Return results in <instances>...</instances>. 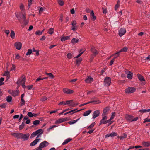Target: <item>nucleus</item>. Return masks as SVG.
Listing matches in <instances>:
<instances>
[{
    "mask_svg": "<svg viewBox=\"0 0 150 150\" xmlns=\"http://www.w3.org/2000/svg\"><path fill=\"white\" fill-rule=\"evenodd\" d=\"M11 135L14 136L17 139H23V141L27 140L30 136L29 133L25 134L21 133H14L11 134Z\"/></svg>",
    "mask_w": 150,
    "mask_h": 150,
    "instance_id": "obj_1",
    "label": "nucleus"
},
{
    "mask_svg": "<svg viewBox=\"0 0 150 150\" xmlns=\"http://www.w3.org/2000/svg\"><path fill=\"white\" fill-rule=\"evenodd\" d=\"M84 51H83L82 49H80L79 50H78V52L79 54L76 56V64L79 65L81 63L82 61V59L81 58H78L80 57L84 52Z\"/></svg>",
    "mask_w": 150,
    "mask_h": 150,
    "instance_id": "obj_2",
    "label": "nucleus"
},
{
    "mask_svg": "<svg viewBox=\"0 0 150 150\" xmlns=\"http://www.w3.org/2000/svg\"><path fill=\"white\" fill-rule=\"evenodd\" d=\"M111 83V79L110 77H106L104 80V85L105 86H109Z\"/></svg>",
    "mask_w": 150,
    "mask_h": 150,
    "instance_id": "obj_3",
    "label": "nucleus"
},
{
    "mask_svg": "<svg viewBox=\"0 0 150 150\" xmlns=\"http://www.w3.org/2000/svg\"><path fill=\"white\" fill-rule=\"evenodd\" d=\"M135 88L133 87H130L127 88L125 90V91L126 93H132L135 91Z\"/></svg>",
    "mask_w": 150,
    "mask_h": 150,
    "instance_id": "obj_4",
    "label": "nucleus"
},
{
    "mask_svg": "<svg viewBox=\"0 0 150 150\" xmlns=\"http://www.w3.org/2000/svg\"><path fill=\"white\" fill-rule=\"evenodd\" d=\"M126 33V30L125 28H121L119 31V35L121 37L124 35Z\"/></svg>",
    "mask_w": 150,
    "mask_h": 150,
    "instance_id": "obj_5",
    "label": "nucleus"
},
{
    "mask_svg": "<svg viewBox=\"0 0 150 150\" xmlns=\"http://www.w3.org/2000/svg\"><path fill=\"white\" fill-rule=\"evenodd\" d=\"M25 15L26 14L25 13H24V14L21 13H19V14H16V16L19 21L21 22V19H23V16H26Z\"/></svg>",
    "mask_w": 150,
    "mask_h": 150,
    "instance_id": "obj_6",
    "label": "nucleus"
},
{
    "mask_svg": "<svg viewBox=\"0 0 150 150\" xmlns=\"http://www.w3.org/2000/svg\"><path fill=\"white\" fill-rule=\"evenodd\" d=\"M63 92L64 93L66 94H72L74 92V91L68 89L67 88H64L63 90Z\"/></svg>",
    "mask_w": 150,
    "mask_h": 150,
    "instance_id": "obj_7",
    "label": "nucleus"
},
{
    "mask_svg": "<svg viewBox=\"0 0 150 150\" xmlns=\"http://www.w3.org/2000/svg\"><path fill=\"white\" fill-rule=\"evenodd\" d=\"M67 120H68L67 117L63 118H59L55 122V124H59L65 122Z\"/></svg>",
    "mask_w": 150,
    "mask_h": 150,
    "instance_id": "obj_8",
    "label": "nucleus"
},
{
    "mask_svg": "<svg viewBox=\"0 0 150 150\" xmlns=\"http://www.w3.org/2000/svg\"><path fill=\"white\" fill-rule=\"evenodd\" d=\"M15 47L18 50H20L22 47L21 43L19 42H16L14 44Z\"/></svg>",
    "mask_w": 150,
    "mask_h": 150,
    "instance_id": "obj_9",
    "label": "nucleus"
},
{
    "mask_svg": "<svg viewBox=\"0 0 150 150\" xmlns=\"http://www.w3.org/2000/svg\"><path fill=\"white\" fill-rule=\"evenodd\" d=\"M49 144V143L45 141L40 143L39 146L42 148L47 146Z\"/></svg>",
    "mask_w": 150,
    "mask_h": 150,
    "instance_id": "obj_10",
    "label": "nucleus"
},
{
    "mask_svg": "<svg viewBox=\"0 0 150 150\" xmlns=\"http://www.w3.org/2000/svg\"><path fill=\"white\" fill-rule=\"evenodd\" d=\"M109 110L110 109L108 107H107L105 108L103 111L102 116H107V115L108 113V112Z\"/></svg>",
    "mask_w": 150,
    "mask_h": 150,
    "instance_id": "obj_11",
    "label": "nucleus"
},
{
    "mask_svg": "<svg viewBox=\"0 0 150 150\" xmlns=\"http://www.w3.org/2000/svg\"><path fill=\"white\" fill-rule=\"evenodd\" d=\"M108 117L107 116H102V119L101 120L99 124V126H100L102 124H105V120H107Z\"/></svg>",
    "mask_w": 150,
    "mask_h": 150,
    "instance_id": "obj_12",
    "label": "nucleus"
},
{
    "mask_svg": "<svg viewBox=\"0 0 150 150\" xmlns=\"http://www.w3.org/2000/svg\"><path fill=\"white\" fill-rule=\"evenodd\" d=\"M91 50L93 53L92 57L94 58L97 54H98V51L94 48V47H92L91 49Z\"/></svg>",
    "mask_w": 150,
    "mask_h": 150,
    "instance_id": "obj_13",
    "label": "nucleus"
},
{
    "mask_svg": "<svg viewBox=\"0 0 150 150\" xmlns=\"http://www.w3.org/2000/svg\"><path fill=\"white\" fill-rule=\"evenodd\" d=\"M93 102H94V104H99V103H100V101H99V100H98V101H94V100H93V101H90L88 102H87L86 103H83V104H81V105H80V106H83V105H84L86 104H88L89 103H93Z\"/></svg>",
    "mask_w": 150,
    "mask_h": 150,
    "instance_id": "obj_14",
    "label": "nucleus"
},
{
    "mask_svg": "<svg viewBox=\"0 0 150 150\" xmlns=\"http://www.w3.org/2000/svg\"><path fill=\"white\" fill-rule=\"evenodd\" d=\"M100 113V111L99 110H96L95 111L93 114V118L95 119L96 117H98Z\"/></svg>",
    "mask_w": 150,
    "mask_h": 150,
    "instance_id": "obj_15",
    "label": "nucleus"
},
{
    "mask_svg": "<svg viewBox=\"0 0 150 150\" xmlns=\"http://www.w3.org/2000/svg\"><path fill=\"white\" fill-rule=\"evenodd\" d=\"M81 38V36L78 33L76 34V43L81 42V40L79 39Z\"/></svg>",
    "mask_w": 150,
    "mask_h": 150,
    "instance_id": "obj_16",
    "label": "nucleus"
},
{
    "mask_svg": "<svg viewBox=\"0 0 150 150\" xmlns=\"http://www.w3.org/2000/svg\"><path fill=\"white\" fill-rule=\"evenodd\" d=\"M37 134H38L36 137V139L39 137V136L41 135L43 133V131L42 129H40L35 131Z\"/></svg>",
    "mask_w": 150,
    "mask_h": 150,
    "instance_id": "obj_17",
    "label": "nucleus"
},
{
    "mask_svg": "<svg viewBox=\"0 0 150 150\" xmlns=\"http://www.w3.org/2000/svg\"><path fill=\"white\" fill-rule=\"evenodd\" d=\"M40 140V139H36L30 144V146H34L38 143Z\"/></svg>",
    "mask_w": 150,
    "mask_h": 150,
    "instance_id": "obj_18",
    "label": "nucleus"
},
{
    "mask_svg": "<svg viewBox=\"0 0 150 150\" xmlns=\"http://www.w3.org/2000/svg\"><path fill=\"white\" fill-rule=\"evenodd\" d=\"M128 48L126 47H123V48L121 50H119V51L117 52L115 54H119L121 52H127V50Z\"/></svg>",
    "mask_w": 150,
    "mask_h": 150,
    "instance_id": "obj_19",
    "label": "nucleus"
},
{
    "mask_svg": "<svg viewBox=\"0 0 150 150\" xmlns=\"http://www.w3.org/2000/svg\"><path fill=\"white\" fill-rule=\"evenodd\" d=\"M133 117L131 115H127L125 116V118L127 120L129 121L132 122Z\"/></svg>",
    "mask_w": 150,
    "mask_h": 150,
    "instance_id": "obj_20",
    "label": "nucleus"
},
{
    "mask_svg": "<svg viewBox=\"0 0 150 150\" xmlns=\"http://www.w3.org/2000/svg\"><path fill=\"white\" fill-rule=\"evenodd\" d=\"M117 134L115 132H113L111 133H108L105 136V138H107L110 137H114V136L117 135Z\"/></svg>",
    "mask_w": 150,
    "mask_h": 150,
    "instance_id": "obj_21",
    "label": "nucleus"
},
{
    "mask_svg": "<svg viewBox=\"0 0 150 150\" xmlns=\"http://www.w3.org/2000/svg\"><path fill=\"white\" fill-rule=\"evenodd\" d=\"M93 78L90 76H88L87 78L85 80L86 83H89L92 82L93 81Z\"/></svg>",
    "mask_w": 150,
    "mask_h": 150,
    "instance_id": "obj_22",
    "label": "nucleus"
},
{
    "mask_svg": "<svg viewBox=\"0 0 150 150\" xmlns=\"http://www.w3.org/2000/svg\"><path fill=\"white\" fill-rule=\"evenodd\" d=\"M18 91L16 90L14 91L13 90H12L11 93H10V94H11L13 96H16L18 95Z\"/></svg>",
    "mask_w": 150,
    "mask_h": 150,
    "instance_id": "obj_23",
    "label": "nucleus"
},
{
    "mask_svg": "<svg viewBox=\"0 0 150 150\" xmlns=\"http://www.w3.org/2000/svg\"><path fill=\"white\" fill-rule=\"evenodd\" d=\"M142 145L145 147H149L150 146V142H143L142 143Z\"/></svg>",
    "mask_w": 150,
    "mask_h": 150,
    "instance_id": "obj_24",
    "label": "nucleus"
},
{
    "mask_svg": "<svg viewBox=\"0 0 150 150\" xmlns=\"http://www.w3.org/2000/svg\"><path fill=\"white\" fill-rule=\"evenodd\" d=\"M137 76L139 79L141 81H145V80L142 76L140 74H137Z\"/></svg>",
    "mask_w": 150,
    "mask_h": 150,
    "instance_id": "obj_25",
    "label": "nucleus"
},
{
    "mask_svg": "<svg viewBox=\"0 0 150 150\" xmlns=\"http://www.w3.org/2000/svg\"><path fill=\"white\" fill-rule=\"evenodd\" d=\"M23 19L24 22V24L25 25H27L28 23V21L26 20V16H23Z\"/></svg>",
    "mask_w": 150,
    "mask_h": 150,
    "instance_id": "obj_26",
    "label": "nucleus"
},
{
    "mask_svg": "<svg viewBox=\"0 0 150 150\" xmlns=\"http://www.w3.org/2000/svg\"><path fill=\"white\" fill-rule=\"evenodd\" d=\"M72 140V139L69 138L65 140L63 143L62 145H64L67 144L69 142H70Z\"/></svg>",
    "mask_w": 150,
    "mask_h": 150,
    "instance_id": "obj_27",
    "label": "nucleus"
},
{
    "mask_svg": "<svg viewBox=\"0 0 150 150\" xmlns=\"http://www.w3.org/2000/svg\"><path fill=\"white\" fill-rule=\"evenodd\" d=\"M150 111V109H142L139 110V112L141 113H144L149 112Z\"/></svg>",
    "mask_w": 150,
    "mask_h": 150,
    "instance_id": "obj_28",
    "label": "nucleus"
},
{
    "mask_svg": "<svg viewBox=\"0 0 150 150\" xmlns=\"http://www.w3.org/2000/svg\"><path fill=\"white\" fill-rule=\"evenodd\" d=\"M90 16L91 17V19L93 20V21L96 19V16H94V14L93 11H92L90 13Z\"/></svg>",
    "mask_w": 150,
    "mask_h": 150,
    "instance_id": "obj_29",
    "label": "nucleus"
},
{
    "mask_svg": "<svg viewBox=\"0 0 150 150\" xmlns=\"http://www.w3.org/2000/svg\"><path fill=\"white\" fill-rule=\"evenodd\" d=\"M23 81V82L22 83V86L23 88H24V89H25L26 86L25 85V82L26 81V78L25 77H24L22 79V81Z\"/></svg>",
    "mask_w": 150,
    "mask_h": 150,
    "instance_id": "obj_30",
    "label": "nucleus"
},
{
    "mask_svg": "<svg viewBox=\"0 0 150 150\" xmlns=\"http://www.w3.org/2000/svg\"><path fill=\"white\" fill-rule=\"evenodd\" d=\"M133 73L130 71L127 75V77L129 79H131L132 78Z\"/></svg>",
    "mask_w": 150,
    "mask_h": 150,
    "instance_id": "obj_31",
    "label": "nucleus"
},
{
    "mask_svg": "<svg viewBox=\"0 0 150 150\" xmlns=\"http://www.w3.org/2000/svg\"><path fill=\"white\" fill-rule=\"evenodd\" d=\"M70 38V36H66L65 37H62L61 39V41H64L67 40L69 39Z\"/></svg>",
    "mask_w": 150,
    "mask_h": 150,
    "instance_id": "obj_32",
    "label": "nucleus"
},
{
    "mask_svg": "<svg viewBox=\"0 0 150 150\" xmlns=\"http://www.w3.org/2000/svg\"><path fill=\"white\" fill-rule=\"evenodd\" d=\"M12 98L11 96H8L6 97V100L8 102H9L11 101Z\"/></svg>",
    "mask_w": 150,
    "mask_h": 150,
    "instance_id": "obj_33",
    "label": "nucleus"
},
{
    "mask_svg": "<svg viewBox=\"0 0 150 150\" xmlns=\"http://www.w3.org/2000/svg\"><path fill=\"white\" fill-rule=\"evenodd\" d=\"M15 33L14 31L11 30L10 33V37L13 39L15 38Z\"/></svg>",
    "mask_w": 150,
    "mask_h": 150,
    "instance_id": "obj_34",
    "label": "nucleus"
},
{
    "mask_svg": "<svg viewBox=\"0 0 150 150\" xmlns=\"http://www.w3.org/2000/svg\"><path fill=\"white\" fill-rule=\"evenodd\" d=\"M91 110H88L85 112L83 114V115L84 116H88L91 112Z\"/></svg>",
    "mask_w": 150,
    "mask_h": 150,
    "instance_id": "obj_35",
    "label": "nucleus"
},
{
    "mask_svg": "<svg viewBox=\"0 0 150 150\" xmlns=\"http://www.w3.org/2000/svg\"><path fill=\"white\" fill-rule=\"evenodd\" d=\"M75 109H73L71 110L70 111L68 112H67L65 113L64 114V115H65L67 114L70 113V114H72L75 113Z\"/></svg>",
    "mask_w": 150,
    "mask_h": 150,
    "instance_id": "obj_36",
    "label": "nucleus"
},
{
    "mask_svg": "<svg viewBox=\"0 0 150 150\" xmlns=\"http://www.w3.org/2000/svg\"><path fill=\"white\" fill-rule=\"evenodd\" d=\"M44 29H43L42 31L38 30L35 32V34L38 35H42V33L44 32Z\"/></svg>",
    "mask_w": 150,
    "mask_h": 150,
    "instance_id": "obj_37",
    "label": "nucleus"
},
{
    "mask_svg": "<svg viewBox=\"0 0 150 150\" xmlns=\"http://www.w3.org/2000/svg\"><path fill=\"white\" fill-rule=\"evenodd\" d=\"M54 29L53 28H50L48 31V33L52 35L54 32Z\"/></svg>",
    "mask_w": 150,
    "mask_h": 150,
    "instance_id": "obj_38",
    "label": "nucleus"
},
{
    "mask_svg": "<svg viewBox=\"0 0 150 150\" xmlns=\"http://www.w3.org/2000/svg\"><path fill=\"white\" fill-rule=\"evenodd\" d=\"M40 123V121L38 120H35L33 122V124L34 125H35V126H36L37 125L39 124Z\"/></svg>",
    "mask_w": 150,
    "mask_h": 150,
    "instance_id": "obj_39",
    "label": "nucleus"
},
{
    "mask_svg": "<svg viewBox=\"0 0 150 150\" xmlns=\"http://www.w3.org/2000/svg\"><path fill=\"white\" fill-rule=\"evenodd\" d=\"M45 74H46L48 75L49 77L51 79L54 78V76L51 73H48L46 72Z\"/></svg>",
    "mask_w": 150,
    "mask_h": 150,
    "instance_id": "obj_40",
    "label": "nucleus"
},
{
    "mask_svg": "<svg viewBox=\"0 0 150 150\" xmlns=\"http://www.w3.org/2000/svg\"><path fill=\"white\" fill-rule=\"evenodd\" d=\"M25 125V123L24 122H23L21 125H20L19 129L20 130H21L23 129Z\"/></svg>",
    "mask_w": 150,
    "mask_h": 150,
    "instance_id": "obj_41",
    "label": "nucleus"
},
{
    "mask_svg": "<svg viewBox=\"0 0 150 150\" xmlns=\"http://www.w3.org/2000/svg\"><path fill=\"white\" fill-rule=\"evenodd\" d=\"M7 103H5L1 104L0 105V107L3 108H6Z\"/></svg>",
    "mask_w": 150,
    "mask_h": 150,
    "instance_id": "obj_42",
    "label": "nucleus"
},
{
    "mask_svg": "<svg viewBox=\"0 0 150 150\" xmlns=\"http://www.w3.org/2000/svg\"><path fill=\"white\" fill-rule=\"evenodd\" d=\"M58 3L61 6H63L64 4V2L62 0H58Z\"/></svg>",
    "mask_w": 150,
    "mask_h": 150,
    "instance_id": "obj_43",
    "label": "nucleus"
},
{
    "mask_svg": "<svg viewBox=\"0 0 150 150\" xmlns=\"http://www.w3.org/2000/svg\"><path fill=\"white\" fill-rule=\"evenodd\" d=\"M37 135V134L35 132L31 134L30 136V138L31 139H32L34 137Z\"/></svg>",
    "mask_w": 150,
    "mask_h": 150,
    "instance_id": "obj_44",
    "label": "nucleus"
},
{
    "mask_svg": "<svg viewBox=\"0 0 150 150\" xmlns=\"http://www.w3.org/2000/svg\"><path fill=\"white\" fill-rule=\"evenodd\" d=\"M105 124H107L108 123H109V125H111L113 122V121H112L111 120H110V119L109 120H105Z\"/></svg>",
    "mask_w": 150,
    "mask_h": 150,
    "instance_id": "obj_45",
    "label": "nucleus"
},
{
    "mask_svg": "<svg viewBox=\"0 0 150 150\" xmlns=\"http://www.w3.org/2000/svg\"><path fill=\"white\" fill-rule=\"evenodd\" d=\"M28 52L26 54V55H30L32 52V50L30 49H28Z\"/></svg>",
    "mask_w": 150,
    "mask_h": 150,
    "instance_id": "obj_46",
    "label": "nucleus"
},
{
    "mask_svg": "<svg viewBox=\"0 0 150 150\" xmlns=\"http://www.w3.org/2000/svg\"><path fill=\"white\" fill-rule=\"evenodd\" d=\"M120 1L118 0L117 2V4H116L115 6V10H116L117 8L119 7L120 6Z\"/></svg>",
    "mask_w": 150,
    "mask_h": 150,
    "instance_id": "obj_47",
    "label": "nucleus"
},
{
    "mask_svg": "<svg viewBox=\"0 0 150 150\" xmlns=\"http://www.w3.org/2000/svg\"><path fill=\"white\" fill-rule=\"evenodd\" d=\"M95 125V122H93L87 128V129H89L92 128Z\"/></svg>",
    "mask_w": 150,
    "mask_h": 150,
    "instance_id": "obj_48",
    "label": "nucleus"
},
{
    "mask_svg": "<svg viewBox=\"0 0 150 150\" xmlns=\"http://www.w3.org/2000/svg\"><path fill=\"white\" fill-rule=\"evenodd\" d=\"M127 137L126 135L125 134H123V135L119 137V138L121 140H122L124 138H126Z\"/></svg>",
    "mask_w": 150,
    "mask_h": 150,
    "instance_id": "obj_49",
    "label": "nucleus"
},
{
    "mask_svg": "<svg viewBox=\"0 0 150 150\" xmlns=\"http://www.w3.org/2000/svg\"><path fill=\"white\" fill-rule=\"evenodd\" d=\"M72 30L74 31L75 30V23H74V21H72Z\"/></svg>",
    "mask_w": 150,
    "mask_h": 150,
    "instance_id": "obj_50",
    "label": "nucleus"
},
{
    "mask_svg": "<svg viewBox=\"0 0 150 150\" xmlns=\"http://www.w3.org/2000/svg\"><path fill=\"white\" fill-rule=\"evenodd\" d=\"M23 82V81H22V79L21 80L20 79L17 81L16 83L18 85H21L22 83Z\"/></svg>",
    "mask_w": 150,
    "mask_h": 150,
    "instance_id": "obj_51",
    "label": "nucleus"
},
{
    "mask_svg": "<svg viewBox=\"0 0 150 150\" xmlns=\"http://www.w3.org/2000/svg\"><path fill=\"white\" fill-rule=\"evenodd\" d=\"M20 9L22 11H23L24 12H25V9H24V5L22 4L20 6Z\"/></svg>",
    "mask_w": 150,
    "mask_h": 150,
    "instance_id": "obj_52",
    "label": "nucleus"
},
{
    "mask_svg": "<svg viewBox=\"0 0 150 150\" xmlns=\"http://www.w3.org/2000/svg\"><path fill=\"white\" fill-rule=\"evenodd\" d=\"M33 1V0H28V8L29 9L30 6L32 4V1Z\"/></svg>",
    "mask_w": 150,
    "mask_h": 150,
    "instance_id": "obj_53",
    "label": "nucleus"
},
{
    "mask_svg": "<svg viewBox=\"0 0 150 150\" xmlns=\"http://www.w3.org/2000/svg\"><path fill=\"white\" fill-rule=\"evenodd\" d=\"M21 99V101L22 102V103H21L20 106H21L25 104V100H24L23 98Z\"/></svg>",
    "mask_w": 150,
    "mask_h": 150,
    "instance_id": "obj_54",
    "label": "nucleus"
},
{
    "mask_svg": "<svg viewBox=\"0 0 150 150\" xmlns=\"http://www.w3.org/2000/svg\"><path fill=\"white\" fill-rule=\"evenodd\" d=\"M47 99V98L46 96H43L40 99V100L42 101H44Z\"/></svg>",
    "mask_w": 150,
    "mask_h": 150,
    "instance_id": "obj_55",
    "label": "nucleus"
},
{
    "mask_svg": "<svg viewBox=\"0 0 150 150\" xmlns=\"http://www.w3.org/2000/svg\"><path fill=\"white\" fill-rule=\"evenodd\" d=\"M58 105H65V102L64 101L61 102L59 103Z\"/></svg>",
    "mask_w": 150,
    "mask_h": 150,
    "instance_id": "obj_56",
    "label": "nucleus"
},
{
    "mask_svg": "<svg viewBox=\"0 0 150 150\" xmlns=\"http://www.w3.org/2000/svg\"><path fill=\"white\" fill-rule=\"evenodd\" d=\"M27 115L29 117H33V114H32V112H28L27 114Z\"/></svg>",
    "mask_w": 150,
    "mask_h": 150,
    "instance_id": "obj_57",
    "label": "nucleus"
},
{
    "mask_svg": "<svg viewBox=\"0 0 150 150\" xmlns=\"http://www.w3.org/2000/svg\"><path fill=\"white\" fill-rule=\"evenodd\" d=\"M33 85H28L27 86V88L28 89V90H30L32 89V88H33Z\"/></svg>",
    "mask_w": 150,
    "mask_h": 150,
    "instance_id": "obj_58",
    "label": "nucleus"
},
{
    "mask_svg": "<svg viewBox=\"0 0 150 150\" xmlns=\"http://www.w3.org/2000/svg\"><path fill=\"white\" fill-rule=\"evenodd\" d=\"M67 57L68 58L70 59L72 57V54L71 53H68L67 55Z\"/></svg>",
    "mask_w": 150,
    "mask_h": 150,
    "instance_id": "obj_59",
    "label": "nucleus"
},
{
    "mask_svg": "<svg viewBox=\"0 0 150 150\" xmlns=\"http://www.w3.org/2000/svg\"><path fill=\"white\" fill-rule=\"evenodd\" d=\"M115 115V112H113V113H112V115L111 117L110 118V120H112L113 119Z\"/></svg>",
    "mask_w": 150,
    "mask_h": 150,
    "instance_id": "obj_60",
    "label": "nucleus"
},
{
    "mask_svg": "<svg viewBox=\"0 0 150 150\" xmlns=\"http://www.w3.org/2000/svg\"><path fill=\"white\" fill-rule=\"evenodd\" d=\"M57 127L56 125H53L52 126H50V127L47 129L48 131H50V129H52V128L56 127Z\"/></svg>",
    "mask_w": 150,
    "mask_h": 150,
    "instance_id": "obj_61",
    "label": "nucleus"
},
{
    "mask_svg": "<svg viewBox=\"0 0 150 150\" xmlns=\"http://www.w3.org/2000/svg\"><path fill=\"white\" fill-rule=\"evenodd\" d=\"M10 75V72L9 71H5V74L4 75H5L6 76H9Z\"/></svg>",
    "mask_w": 150,
    "mask_h": 150,
    "instance_id": "obj_62",
    "label": "nucleus"
},
{
    "mask_svg": "<svg viewBox=\"0 0 150 150\" xmlns=\"http://www.w3.org/2000/svg\"><path fill=\"white\" fill-rule=\"evenodd\" d=\"M12 67H11V70H10L11 71H12L13 70H14L15 69V65L13 64H12Z\"/></svg>",
    "mask_w": 150,
    "mask_h": 150,
    "instance_id": "obj_63",
    "label": "nucleus"
},
{
    "mask_svg": "<svg viewBox=\"0 0 150 150\" xmlns=\"http://www.w3.org/2000/svg\"><path fill=\"white\" fill-rule=\"evenodd\" d=\"M68 123L69 124H72L75 123V120H71L69 121Z\"/></svg>",
    "mask_w": 150,
    "mask_h": 150,
    "instance_id": "obj_64",
    "label": "nucleus"
}]
</instances>
